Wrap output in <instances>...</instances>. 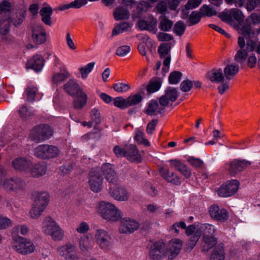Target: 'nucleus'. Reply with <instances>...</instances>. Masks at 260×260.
Returning a JSON list of instances; mask_svg holds the SVG:
<instances>
[{
	"label": "nucleus",
	"instance_id": "obj_46",
	"mask_svg": "<svg viewBox=\"0 0 260 260\" xmlns=\"http://www.w3.org/2000/svg\"><path fill=\"white\" fill-rule=\"evenodd\" d=\"M202 16L211 17L216 15V11L207 5H203L200 9Z\"/></svg>",
	"mask_w": 260,
	"mask_h": 260
},
{
	"label": "nucleus",
	"instance_id": "obj_39",
	"mask_svg": "<svg viewBox=\"0 0 260 260\" xmlns=\"http://www.w3.org/2000/svg\"><path fill=\"white\" fill-rule=\"evenodd\" d=\"M87 95L82 90L79 91L77 97L74 102V106L76 109H82L86 104Z\"/></svg>",
	"mask_w": 260,
	"mask_h": 260
},
{
	"label": "nucleus",
	"instance_id": "obj_38",
	"mask_svg": "<svg viewBox=\"0 0 260 260\" xmlns=\"http://www.w3.org/2000/svg\"><path fill=\"white\" fill-rule=\"evenodd\" d=\"M38 89L36 86L34 85L28 84L25 89L23 94L24 96H26V101L32 102L35 100Z\"/></svg>",
	"mask_w": 260,
	"mask_h": 260
},
{
	"label": "nucleus",
	"instance_id": "obj_1",
	"mask_svg": "<svg viewBox=\"0 0 260 260\" xmlns=\"http://www.w3.org/2000/svg\"><path fill=\"white\" fill-rule=\"evenodd\" d=\"M101 170L109 183L108 192L110 196L118 201H128L130 194L125 188L119 186L118 176L113 166L109 163L104 164L102 166Z\"/></svg>",
	"mask_w": 260,
	"mask_h": 260
},
{
	"label": "nucleus",
	"instance_id": "obj_63",
	"mask_svg": "<svg viewBox=\"0 0 260 260\" xmlns=\"http://www.w3.org/2000/svg\"><path fill=\"white\" fill-rule=\"evenodd\" d=\"M11 225V220L6 216L0 214V230H4Z\"/></svg>",
	"mask_w": 260,
	"mask_h": 260
},
{
	"label": "nucleus",
	"instance_id": "obj_32",
	"mask_svg": "<svg viewBox=\"0 0 260 260\" xmlns=\"http://www.w3.org/2000/svg\"><path fill=\"white\" fill-rule=\"evenodd\" d=\"M79 244L81 251H88L93 247V242L88 236L84 235L81 237Z\"/></svg>",
	"mask_w": 260,
	"mask_h": 260
},
{
	"label": "nucleus",
	"instance_id": "obj_2",
	"mask_svg": "<svg viewBox=\"0 0 260 260\" xmlns=\"http://www.w3.org/2000/svg\"><path fill=\"white\" fill-rule=\"evenodd\" d=\"M97 211L103 219L109 221H118L122 217L120 211L114 204L107 202H100Z\"/></svg>",
	"mask_w": 260,
	"mask_h": 260
},
{
	"label": "nucleus",
	"instance_id": "obj_26",
	"mask_svg": "<svg viewBox=\"0 0 260 260\" xmlns=\"http://www.w3.org/2000/svg\"><path fill=\"white\" fill-rule=\"evenodd\" d=\"M161 176L168 182L174 185H179L181 183L180 178L174 173L170 172L165 168H161L159 170Z\"/></svg>",
	"mask_w": 260,
	"mask_h": 260
},
{
	"label": "nucleus",
	"instance_id": "obj_7",
	"mask_svg": "<svg viewBox=\"0 0 260 260\" xmlns=\"http://www.w3.org/2000/svg\"><path fill=\"white\" fill-rule=\"evenodd\" d=\"M59 153L58 148L55 146L40 145L34 150L35 155L42 159H49L57 157Z\"/></svg>",
	"mask_w": 260,
	"mask_h": 260
},
{
	"label": "nucleus",
	"instance_id": "obj_37",
	"mask_svg": "<svg viewBox=\"0 0 260 260\" xmlns=\"http://www.w3.org/2000/svg\"><path fill=\"white\" fill-rule=\"evenodd\" d=\"M161 83V80L159 78L152 79L147 86L146 89L147 92L150 93L156 92L160 89Z\"/></svg>",
	"mask_w": 260,
	"mask_h": 260
},
{
	"label": "nucleus",
	"instance_id": "obj_62",
	"mask_svg": "<svg viewBox=\"0 0 260 260\" xmlns=\"http://www.w3.org/2000/svg\"><path fill=\"white\" fill-rule=\"evenodd\" d=\"M113 152L118 157H125L126 153L125 146L122 148L119 145H116L113 148Z\"/></svg>",
	"mask_w": 260,
	"mask_h": 260
},
{
	"label": "nucleus",
	"instance_id": "obj_53",
	"mask_svg": "<svg viewBox=\"0 0 260 260\" xmlns=\"http://www.w3.org/2000/svg\"><path fill=\"white\" fill-rule=\"evenodd\" d=\"M69 73L64 71L63 73H56L52 77V82L55 84H59L66 79L69 76Z\"/></svg>",
	"mask_w": 260,
	"mask_h": 260
},
{
	"label": "nucleus",
	"instance_id": "obj_55",
	"mask_svg": "<svg viewBox=\"0 0 260 260\" xmlns=\"http://www.w3.org/2000/svg\"><path fill=\"white\" fill-rule=\"evenodd\" d=\"M127 99V103L129 107L135 106L140 103L142 100V96L138 94H134L128 96Z\"/></svg>",
	"mask_w": 260,
	"mask_h": 260
},
{
	"label": "nucleus",
	"instance_id": "obj_4",
	"mask_svg": "<svg viewBox=\"0 0 260 260\" xmlns=\"http://www.w3.org/2000/svg\"><path fill=\"white\" fill-rule=\"evenodd\" d=\"M13 240L12 248L18 253L27 255L32 253L35 250L34 243L29 239L15 236Z\"/></svg>",
	"mask_w": 260,
	"mask_h": 260
},
{
	"label": "nucleus",
	"instance_id": "obj_56",
	"mask_svg": "<svg viewBox=\"0 0 260 260\" xmlns=\"http://www.w3.org/2000/svg\"><path fill=\"white\" fill-rule=\"evenodd\" d=\"M18 112L23 120H26L32 114L31 112L24 105H22L20 107Z\"/></svg>",
	"mask_w": 260,
	"mask_h": 260
},
{
	"label": "nucleus",
	"instance_id": "obj_23",
	"mask_svg": "<svg viewBox=\"0 0 260 260\" xmlns=\"http://www.w3.org/2000/svg\"><path fill=\"white\" fill-rule=\"evenodd\" d=\"M251 165V162L245 160H234L232 161L229 168L230 174L235 175L243 171Z\"/></svg>",
	"mask_w": 260,
	"mask_h": 260
},
{
	"label": "nucleus",
	"instance_id": "obj_10",
	"mask_svg": "<svg viewBox=\"0 0 260 260\" xmlns=\"http://www.w3.org/2000/svg\"><path fill=\"white\" fill-rule=\"evenodd\" d=\"M3 188L9 191L18 192L22 190L25 186V181L17 177L5 179L2 184Z\"/></svg>",
	"mask_w": 260,
	"mask_h": 260
},
{
	"label": "nucleus",
	"instance_id": "obj_51",
	"mask_svg": "<svg viewBox=\"0 0 260 260\" xmlns=\"http://www.w3.org/2000/svg\"><path fill=\"white\" fill-rule=\"evenodd\" d=\"M113 105L120 109H124L128 107L127 99L121 96H118L113 99Z\"/></svg>",
	"mask_w": 260,
	"mask_h": 260
},
{
	"label": "nucleus",
	"instance_id": "obj_30",
	"mask_svg": "<svg viewBox=\"0 0 260 260\" xmlns=\"http://www.w3.org/2000/svg\"><path fill=\"white\" fill-rule=\"evenodd\" d=\"M47 170L46 165L43 164H33L29 169V174L34 177H38L46 174Z\"/></svg>",
	"mask_w": 260,
	"mask_h": 260
},
{
	"label": "nucleus",
	"instance_id": "obj_29",
	"mask_svg": "<svg viewBox=\"0 0 260 260\" xmlns=\"http://www.w3.org/2000/svg\"><path fill=\"white\" fill-rule=\"evenodd\" d=\"M169 162L172 163L175 169L180 172L186 178H188L191 175L190 170L184 164L177 159H170Z\"/></svg>",
	"mask_w": 260,
	"mask_h": 260
},
{
	"label": "nucleus",
	"instance_id": "obj_49",
	"mask_svg": "<svg viewBox=\"0 0 260 260\" xmlns=\"http://www.w3.org/2000/svg\"><path fill=\"white\" fill-rule=\"evenodd\" d=\"M182 74L179 71L171 72L169 76V82L171 84H177L181 79Z\"/></svg>",
	"mask_w": 260,
	"mask_h": 260
},
{
	"label": "nucleus",
	"instance_id": "obj_54",
	"mask_svg": "<svg viewBox=\"0 0 260 260\" xmlns=\"http://www.w3.org/2000/svg\"><path fill=\"white\" fill-rule=\"evenodd\" d=\"M205 245L203 246L204 250L207 251L216 244V240L213 236L204 237Z\"/></svg>",
	"mask_w": 260,
	"mask_h": 260
},
{
	"label": "nucleus",
	"instance_id": "obj_31",
	"mask_svg": "<svg viewBox=\"0 0 260 260\" xmlns=\"http://www.w3.org/2000/svg\"><path fill=\"white\" fill-rule=\"evenodd\" d=\"M208 77L212 82L219 83L224 81V76L221 69H214L208 73Z\"/></svg>",
	"mask_w": 260,
	"mask_h": 260
},
{
	"label": "nucleus",
	"instance_id": "obj_45",
	"mask_svg": "<svg viewBox=\"0 0 260 260\" xmlns=\"http://www.w3.org/2000/svg\"><path fill=\"white\" fill-rule=\"evenodd\" d=\"M130 25L127 22H123L117 25L112 30V35L116 36L127 31Z\"/></svg>",
	"mask_w": 260,
	"mask_h": 260
},
{
	"label": "nucleus",
	"instance_id": "obj_24",
	"mask_svg": "<svg viewBox=\"0 0 260 260\" xmlns=\"http://www.w3.org/2000/svg\"><path fill=\"white\" fill-rule=\"evenodd\" d=\"M27 69H31L36 72H40L44 66V59L40 55H36L28 59L26 64Z\"/></svg>",
	"mask_w": 260,
	"mask_h": 260
},
{
	"label": "nucleus",
	"instance_id": "obj_42",
	"mask_svg": "<svg viewBox=\"0 0 260 260\" xmlns=\"http://www.w3.org/2000/svg\"><path fill=\"white\" fill-rule=\"evenodd\" d=\"M160 18L159 29L164 31H169L173 26V22L165 16H162Z\"/></svg>",
	"mask_w": 260,
	"mask_h": 260
},
{
	"label": "nucleus",
	"instance_id": "obj_57",
	"mask_svg": "<svg viewBox=\"0 0 260 260\" xmlns=\"http://www.w3.org/2000/svg\"><path fill=\"white\" fill-rule=\"evenodd\" d=\"M186 26L183 22L178 21L174 26V31L178 36H182L185 31Z\"/></svg>",
	"mask_w": 260,
	"mask_h": 260
},
{
	"label": "nucleus",
	"instance_id": "obj_5",
	"mask_svg": "<svg viewBox=\"0 0 260 260\" xmlns=\"http://www.w3.org/2000/svg\"><path fill=\"white\" fill-rule=\"evenodd\" d=\"M238 44L240 48L235 56V60L241 64L244 63L246 59L248 52L253 51L255 48L256 43L252 40H247L246 47H245V41L244 37L238 38Z\"/></svg>",
	"mask_w": 260,
	"mask_h": 260
},
{
	"label": "nucleus",
	"instance_id": "obj_35",
	"mask_svg": "<svg viewBox=\"0 0 260 260\" xmlns=\"http://www.w3.org/2000/svg\"><path fill=\"white\" fill-rule=\"evenodd\" d=\"M40 14L42 16V21L47 25H51V16L52 14L51 8L50 7L42 8L40 10Z\"/></svg>",
	"mask_w": 260,
	"mask_h": 260
},
{
	"label": "nucleus",
	"instance_id": "obj_52",
	"mask_svg": "<svg viewBox=\"0 0 260 260\" xmlns=\"http://www.w3.org/2000/svg\"><path fill=\"white\" fill-rule=\"evenodd\" d=\"M135 139L139 144H143L145 146H149L150 145L148 141L144 138V133L141 131L137 130Z\"/></svg>",
	"mask_w": 260,
	"mask_h": 260
},
{
	"label": "nucleus",
	"instance_id": "obj_41",
	"mask_svg": "<svg viewBox=\"0 0 260 260\" xmlns=\"http://www.w3.org/2000/svg\"><path fill=\"white\" fill-rule=\"evenodd\" d=\"M29 232V229L25 224L17 225L14 226L12 230V238L16 237H20L18 234L19 233L22 235H26Z\"/></svg>",
	"mask_w": 260,
	"mask_h": 260
},
{
	"label": "nucleus",
	"instance_id": "obj_64",
	"mask_svg": "<svg viewBox=\"0 0 260 260\" xmlns=\"http://www.w3.org/2000/svg\"><path fill=\"white\" fill-rule=\"evenodd\" d=\"M130 50L131 48L129 46H121L117 49L116 54L119 56H124L129 53Z\"/></svg>",
	"mask_w": 260,
	"mask_h": 260
},
{
	"label": "nucleus",
	"instance_id": "obj_11",
	"mask_svg": "<svg viewBox=\"0 0 260 260\" xmlns=\"http://www.w3.org/2000/svg\"><path fill=\"white\" fill-rule=\"evenodd\" d=\"M57 252L66 260H78L79 252L76 246L71 243H67L57 248Z\"/></svg>",
	"mask_w": 260,
	"mask_h": 260
},
{
	"label": "nucleus",
	"instance_id": "obj_25",
	"mask_svg": "<svg viewBox=\"0 0 260 260\" xmlns=\"http://www.w3.org/2000/svg\"><path fill=\"white\" fill-rule=\"evenodd\" d=\"M50 196L48 192L41 191L36 192L34 194V203L36 206L45 209L48 205Z\"/></svg>",
	"mask_w": 260,
	"mask_h": 260
},
{
	"label": "nucleus",
	"instance_id": "obj_3",
	"mask_svg": "<svg viewBox=\"0 0 260 260\" xmlns=\"http://www.w3.org/2000/svg\"><path fill=\"white\" fill-rule=\"evenodd\" d=\"M42 230L46 235H49L55 241L61 240L64 236V232L58 223L51 217H46L43 222Z\"/></svg>",
	"mask_w": 260,
	"mask_h": 260
},
{
	"label": "nucleus",
	"instance_id": "obj_58",
	"mask_svg": "<svg viewBox=\"0 0 260 260\" xmlns=\"http://www.w3.org/2000/svg\"><path fill=\"white\" fill-rule=\"evenodd\" d=\"M113 87L115 91L119 92H126L130 89L128 84L120 82L114 84Z\"/></svg>",
	"mask_w": 260,
	"mask_h": 260
},
{
	"label": "nucleus",
	"instance_id": "obj_14",
	"mask_svg": "<svg viewBox=\"0 0 260 260\" xmlns=\"http://www.w3.org/2000/svg\"><path fill=\"white\" fill-rule=\"evenodd\" d=\"M179 96L177 90L173 87H168L165 90V94L159 99V103L161 106L168 107L174 102Z\"/></svg>",
	"mask_w": 260,
	"mask_h": 260
},
{
	"label": "nucleus",
	"instance_id": "obj_17",
	"mask_svg": "<svg viewBox=\"0 0 260 260\" xmlns=\"http://www.w3.org/2000/svg\"><path fill=\"white\" fill-rule=\"evenodd\" d=\"M170 51V48L168 47V44H161L158 48V52L160 58L164 59V66L162 69L164 76L169 71V69L171 61V54Z\"/></svg>",
	"mask_w": 260,
	"mask_h": 260
},
{
	"label": "nucleus",
	"instance_id": "obj_15",
	"mask_svg": "<svg viewBox=\"0 0 260 260\" xmlns=\"http://www.w3.org/2000/svg\"><path fill=\"white\" fill-rule=\"evenodd\" d=\"M11 165L16 171L28 173L32 166V162L25 157L19 156L12 160Z\"/></svg>",
	"mask_w": 260,
	"mask_h": 260
},
{
	"label": "nucleus",
	"instance_id": "obj_48",
	"mask_svg": "<svg viewBox=\"0 0 260 260\" xmlns=\"http://www.w3.org/2000/svg\"><path fill=\"white\" fill-rule=\"evenodd\" d=\"M94 65L95 63L94 62H91L79 69V71L83 79H85L87 77L88 74L93 70Z\"/></svg>",
	"mask_w": 260,
	"mask_h": 260
},
{
	"label": "nucleus",
	"instance_id": "obj_59",
	"mask_svg": "<svg viewBox=\"0 0 260 260\" xmlns=\"http://www.w3.org/2000/svg\"><path fill=\"white\" fill-rule=\"evenodd\" d=\"M200 235L197 234H195L190 238L189 241L186 244V249L188 251L192 250L194 246L196 245L197 242L199 240Z\"/></svg>",
	"mask_w": 260,
	"mask_h": 260
},
{
	"label": "nucleus",
	"instance_id": "obj_50",
	"mask_svg": "<svg viewBox=\"0 0 260 260\" xmlns=\"http://www.w3.org/2000/svg\"><path fill=\"white\" fill-rule=\"evenodd\" d=\"M45 209L33 204L32 208L29 211L30 217L32 219H37L42 214Z\"/></svg>",
	"mask_w": 260,
	"mask_h": 260
},
{
	"label": "nucleus",
	"instance_id": "obj_22",
	"mask_svg": "<svg viewBox=\"0 0 260 260\" xmlns=\"http://www.w3.org/2000/svg\"><path fill=\"white\" fill-rule=\"evenodd\" d=\"M126 149V157L132 162H140L142 161V156L136 145L129 144L125 145Z\"/></svg>",
	"mask_w": 260,
	"mask_h": 260
},
{
	"label": "nucleus",
	"instance_id": "obj_36",
	"mask_svg": "<svg viewBox=\"0 0 260 260\" xmlns=\"http://www.w3.org/2000/svg\"><path fill=\"white\" fill-rule=\"evenodd\" d=\"M239 72L238 65L229 64L224 69V76L228 80H231Z\"/></svg>",
	"mask_w": 260,
	"mask_h": 260
},
{
	"label": "nucleus",
	"instance_id": "obj_20",
	"mask_svg": "<svg viewBox=\"0 0 260 260\" xmlns=\"http://www.w3.org/2000/svg\"><path fill=\"white\" fill-rule=\"evenodd\" d=\"M209 214L212 218L220 222H224L229 218L227 211L223 209H220L217 205H212L209 210Z\"/></svg>",
	"mask_w": 260,
	"mask_h": 260
},
{
	"label": "nucleus",
	"instance_id": "obj_43",
	"mask_svg": "<svg viewBox=\"0 0 260 260\" xmlns=\"http://www.w3.org/2000/svg\"><path fill=\"white\" fill-rule=\"evenodd\" d=\"M203 232L204 237L212 236L215 232V228L214 225L208 223L203 224L200 226Z\"/></svg>",
	"mask_w": 260,
	"mask_h": 260
},
{
	"label": "nucleus",
	"instance_id": "obj_33",
	"mask_svg": "<svg viewBox=\"0 0 260 260\" xmlns=\"http://www.w3.org/2000/svg\"><path fill=\"white\" fill-rule=\"evenodd\" d=\"M66 91L71 95H75L79 93V91L82 90L79 88L78 84L75 80H69L64 86Z\"/></svg>",
	"mask_w": 260,
	"mask_h": 260
},
{
	"label": "nucleus",
	"instance_id": "obj_21",
	"mask_svg": "<svg viewBox=\"0 0 260 260\" xmlns=\"http://www.w3.org/2000/svg\"><path fill=\"white\" fill-rule=\"evenodd\" d=\"M32 38L37 44H42L46 42V31L41 24H34L32 26Z\"/></svg>",
	"mask_w": 260,
	"mask_h": 260
},
{
	"label": "nucleus",
	"instance_id": "obj_12",
	"mask_svg": "<svg viewBox=\"0 0 260 260\" xmlns=\"http://www.w3.org/2000/svg\"><path fill=\"white\" fill-rule=\"evenodd\" d=\"M103 178L99 170L94 169L89 173L88 183L90 189L94 192H100L102 188Z\"/></svg>",
	"mask_w": 260,
	"mask_h": 260
},
{
	"label": "nucleus",
	"instance_id": "obj_8",
	"mask_svg": "<svg viewBox=\"0 0 260 260\" xmlns=\"http://www.w3.org/2000/svg\"><path fill=\"white\" fill-rule=\"evenodd\" d=\"M52 134V129L49 125H40L32 129L30 137L34 141L40 142L48 139Z\"/></svg>",
	"mask_w": 260,
	"mask_h": 260
},
{
	"label": "nucleus",
	"instance_id": "obj_44",
	"mask_svg": "<svg viewBox=\"0 0 260 260\" xmlns=\"http://www.w3.org/2000/svg\"><path fill=\"white\" fill-rule=\"evenodd\" d=\"M90 116L91 120L94 123L95 125L99 124L102 122V118L100 110L96 108L91 110Z\"/></svg>",
	"mask_w": 260,
	"mask_h": 260
},
{
	"label": "nucleus",
	"instance_id": "obj_27",
	"mask_svg": "<svg viewBox=\"0 0 260 260\" xmlns=\"http://www.w3.org/2000/svg\"><path fill=\"white\" fill-rule=\"evenodd\" d=\"M243 18L244 15L242 12L237 9H233L231 10L229 14H222L221 16V19L227 22H231L232 21V18L240 22L243 20Z\"/></svg>",
	"mask_w": 260,
	"mask_h": 260
},
{
	"label": "nucleus",
	"instance_id": "obj_34",
	"mask_svg": "<svg viewBox=\"0 0 260 260\" xmlns=\"http://www.w3.org/2000/svg\"><path fill=\"white\" fill-rule=\"evenodd\" d=\"M113 17L116 20L127 19L129 17V11L122 6L118 7L113 12Z\"/></svg>",
	"mask_w": 260,
	"mask_h": 260
},
{
	"label": "nucleus",
	"instance_id": "obj_47",
	"mask_svg": "<svg viewBox=\"0 0 260 260\" xmlns=\"http://www.w3.org/2000/svg\"><path fill=\"white\" fill-rule=\"evenodd\" d=\"M241 32L247 40H251L254 35V30L250 24H244L241 28Z\"/></svg>",
	"mask_w": 260,
	"mask_h": 260
},
{
	"label": "nucleus",
	"instance_id": "obj_9",
	"mask_svg": "<svg viewBox=\"0 0 260 260\" xmlns=\"http://www.w3.org/2000/svg\"><path fill=\"white\" fill-rule=\"evenodd\" d=\"M94 239L100 248L104 251H107L112 246V238L108 232L104 229L95 231Z\"/></svg>",
	"mask_w": 260,
	"mask_h": 260
},
{
	"label": "nucleus",
	"instance_id": "obj_13",
	"mask_svg": "<svg viewBox=\"0 0 260 260\" xmlns=\"http://www.w3.org/2000/svg\"><path fill=\"white\" fill-rule=\"evenodd\" d=\"M149 257L153 260H159L163 257L167 258L166 244L162 241L154 243L150 248Z\"/></svg>",
	"mask_w": 260,
	"mask_h": 260
},
{
	"label": "nucleus",
	"instance_id": "obj_60",
	"mask_svg": "<svg viewBox=\"0 0 260 260\" xmlns=\"http://www.w3.org/2000/svg\"><path fill=\"white\" fill-rule=\"evenodd\" d=\"M202 15L198 11H193L189 16V22L190 25L198 23L201 20Z\"/></svg>",
	"mask_w": 260,
	"mask_h": 260
},
{
	"label": "nucleus",
	"instance_id": "obj_6",
	"mask_svg": "<svg viewBox=\"0 0 260 260\" xmlns=\"http://www.w3.org/2000/svg\"><path fill=\"white\" fill-rule=\"evenodd\" d=\"M2 19H0V34L2 35H6L9 31L10 22L15 26L19 25L23 21L24 17L23 12L19 11L13 15L11 18L6 16V14H3Z\"/></svg>",
	"mask_w": 260,
	"mask_h": 260
},
{
	"label": "nucleus",
	"instance_id": "obj_18",
	"mask_svg": "<svg viewBox=\"0 0 260 260\" xmlns=\"http://www.w3.org/2000/svg\"><path fill=\"white\" fill-rule=\"evenodd\" d=\"M182 246V242L178 239H172L166 248L167 258L171 260L176 257L179 253Z\"/></svg>",
	"mask_w": 260,
	"mask_h": 260
},
{
	"label": "nucleus",
	"instance_id": "obj_40",
	"mask_svg": "<svg viewBox=\"0 0 260 260\" xmlns=\"http://www.w3.org/2000/svg\"><path fill=\"white\" fill-rule=\"evenodd\" d=\"M224 252L223 245L222 244L218 245L216 247L211 255L210 260H224Z\"/></svg>",
	"mask_w": 260,
	"mask_h": 260
},
{
	"label": "nucleus",
	"instance_id": "obj_19",
	"mask_svg": "<svg viewBox=\"0 0 260 260\" xmlns=\"http://www.w3.org/2000/svg\"><path fill=\"white\" fill-rule=\"evenodd\" d=\"M139 226V223L135 220L124 218L120 221L119 231L121 233L129 234L137 230Z\"/></svg>",
	"mask_w": 260,
	"mask_h": 260
},
{
	"label": "nucleus",
	"instance_id": "obj_16",
	"mask_svg": "<svg viewBox=\"0 0 260 260\" xmlns=\"http://www.w3.org/2000/svg\"><path fill=\"white\" fill-rule=\"evenodd\" d=\"M239 182L236 180H232L223 184L218 188V194L221 197H230L237 192Z\"/></svg>",
	"mask_w": 260,
	"mask_h": 260
},
{
	"label": "nucleus",
	"instance_id": "obj_28",
	"mask_svg": "<svg viewBox=\"0 0 260 260\" xmlns=\"http://www.w3.org/2000/svg\"><path fill=\"white\" fill-rule=\"evenodd\" d=\"M162 107L165 106L159 105L157 101L151 100L148 104L145 113L151 116L157 115L164 112V108Z\"/></svg>",
	"mask_w": 260,
	"mask_h": 260
},
{
	"label": "nucleus",
	"instance_id": "obj_61",
	"mask_svg": "<svg viewBox=\"0 0 260 260\" xmlns=\"http://www.w3.org/2000/svg\"><path fill=\"white\" fill-rule=\"evenodd\" d=\"M187 161L191 166L197 168H202L204 164L203 161L201 159L193 157H189L187 159Z\"/></svg>",
	"mask_w": 260,
	"mask_h": 260
}]
</instances>
